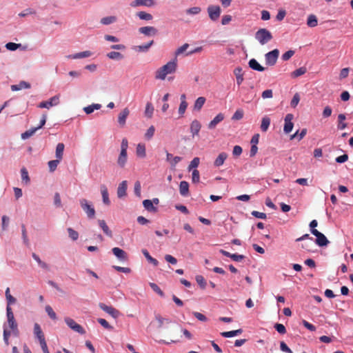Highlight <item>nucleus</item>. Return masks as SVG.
I'll use <instances>...</instances> for the list:
<instances>
[{
  "label": "nucleus",
  "mask_w": 353,
  "mask_h": 353,
  "mask_svg": "<svg viewBox=\"0 0 353 353\" xmlns=\"http://www.w3.org/2000/svg\"><path fill=\"white\" fill-rule=\"evenodd\" d=\"M117 21L116 17L114 16H110L103 17L101 19V23L103 25H109Z\"/></svg>",
  "instance_id": "obj_46"
},
{
  "label": "nucleus",
  "mask_w": 353,
  "mask_h": 353,
  "mask_svg": "<svg viewBox=\"0 0 353 353\" xmlns=\"http://www.w3.org/2000/svg\"><path fill=\"white\" fill-rule=\"evenodd\" d=\"M307 130L305 128L303 129L300 133L299 131H296L294 134L291 136V139H294L298 137L299 141L301 140L306 134Z\"/></svg>",
  "instance_id": "obj_50"
},
{
  "label": "nucleus",
  "mask_w": 353,
  "mask_h": 353,
  "mask_svg": "<svg viewBox=\"0 0 353 353\" xmlns=\"http://www.w3.org/2000/svg\"><path fill=\"white\" fill-rule=\"evenodd\" d=\"M128 148V141L127 139H122L121 144V152L117 159V164L121 168H124L128 159L127 150Z\"/></svg>",
  "instance_id": "obj_2"
},
{
  "label": "nucleus",
  "mask_w": 353,
  "mask_h": 353,
  "mask_svg": "<svg viewBox=\"0 0 353 353\" xmlns=\"http://www.w3.org/2000/svg\"><path fill=\"white\" fill-rule=\"evenodd\" d=\"M98 223L99 227L102 229L103 232L109 237L112 236V232L110 230L109 227L106 224L105 221L104 220H98Z\"/></svg>",
  "instance_id": "obj_23"
},
{
  "label": "nucleus",
  "mask_w": 353,
  "mask_h": 353,
  "mask_svg": "<svg viewBox=\"0 0 353 353\" xmlns=\"http://www.w3.org/2000/svg\"><path fill=\"white\" fill-rule=\"evenodd\" d=\"M155 319L158 322V327L161 328L164 323H170V320L169 319H165L162 317L160 314H157L155 316Z\"/></svg>",
  "instance_id": "obj_45"
},
{
  "label": "nucleus",
  "mask_w": 353,
  "mask_h": 353,
  "mask_svg": "<svg viewBox=\"0 0 353 353\" xmlns=\"http://www.w3.org/2000/svg\"><path fill=\"white\" fill-rule=\"evenodd\" d=\"M64 148H65V145L63 143H58L56 147V152H55L56 158L61 161L63 159Z\"/></svg>",
  "instance_id": "obj_27"
},
{
  "label": "nucleus",
  "mask_w": 353,
  "mask_h": 353,
  "mask_svg": "<svg viewBox=\"0 0 353 353\" xmlns=\"http://www.w3.org/2000/svg\"><path fill=\"white\" fill-rule=\"evenodd\" d=\"M130 114L129 110L125 108L119 114L118 122L121 125H124L126 119Z\"/></svg>",
  "instance_id": "obj_19"
},
{
  "label": "nucleus",
  "mask_w": 353,
  "mask_h": 353,
  "mask_svg": "<svg viewBox=\"0 0 353 353\" xmlns=\"http://www.w3.org/2000/svg\"><path fill=\"white\" fill-rule=\"evenodd\" d=\"M80 205L83 210L87 214L88 219H94L95 216V210L92 205L85 199H81L79 201Z\"/></svg>",
  "instance_id": "obj_4"
},
{
  "label": "nucleus",
  "mask_w": 353,
  "mask_h": 353,
  "mask_svg": "<svg viewBox=\"0 0 353 353\" xmlns=\"http://www.w3.org/2000/svg\"><path fill=\"white\" fill-rule=\"evenodd\" d=\"M179 192L180 194L183 196H188L189 194V184L185 181H182L180 182L179 184Z\"/></svg>",
  "instance_id": "obj_20"
},
{
  "label": "nucleus",
  "mask_w": 353,
  "mask_h": 353,
  "mask_svg": "<svg viewBox=\"0 0 353 353\" xmlns=\"http://www.w3.org/2000/svg\"><path fill=\"white\" fill-rule=\"evenodd\" d=\"M143 205L146 210L150 212H157V208L153 205V202L150 199H145L143 201Z\"/></svg>",
  "instance_id": "obj_21"
},
{
  "label": "nucleus",
  "mask_w": 353,
  "mask_h": 353,
  "mask_svg": "<svg viewBox=\"0 0 353 353\" xmlns=\"http://www.w3.org/2000/svg\"><path fill=\"white\" fill-rule=\"evenodd\" d=\"M91 55V52L90 51H84L79 53H77L72 55L73 59H81L88 57Z\"/></svg>",
  "instance_id": "obj_53"
},
{
  "label": "nucleus",
  "mask_w": 353,
  "mask_h": 353,
  "mask_svg": "<svg viewBox=\"0 0 353 353\" xmlns=\"http://www.w3.org/2000/svg\"><path fill=\"white\" fill-rule=\"evenodd\" d=\"M39 130V128H32L28 130H26L25 132L21 134V138L23 139H26L32 136L37 130Z\"/></svg>",
  "instance_id": "obj_41"
},
{
  "label": "nucleus",
  "mask_w": 353,
  "mask_h": 353,
  "mask_svg": "<svg viewBox=\"0 0 353 353\" xmlns=\"http://www.w3.org/2000/svg\"><path fill=\"white\" fill-rule=\"evenodd\" d=\"M224 119V114L222 113L218 114L208 124L209 129H214L218 123Z\"/></svg>",
  "instance_id": "obj_17"
},
{
  "label": "nucleus",
  "mask_w": 353,
  "mask_h": 353,
  "mask_svg": "<svg viewBox=\"0 0 353 353\" xmlns=\"http://www.w3.org/2000/svg\"><path fill=\"white\" fill-rule=\"evenodd\" d=\"M300 101V96L298 93L294 94L293 98L290 102V105L292 108H296Z\"/></svg>",
  "instance_id": "obj_60"
},
{
  "label": "nucleus",
  "mask_w": 353,
  "mask_h": 353,
  "mask_svg": "<svg viewBox=\"0 0 353 353\" xmlns=\"http://www.w3.org/2000/svg\"><path fill=\"white\" fill-rule=\"evenodd\" d=\"M34 334L35 336L39 340L45 339V336L40 325L36 323L34 325Z\"/></svg>",
  "instance_id": "obj_30"
},
{
  "label": "nucleus",
  "mask_w": 353,
  "mask_h": 353,
  "mask_svg": "<svg viewBox=\"0 0 353 353\" xmlns=\"http://www.w3.org/2000/svg\"><path fill=\"white\" fill-rule=\"evenodd\" d=\"M139 32L145 36H154L157 34L158 30L153 26H145L140 28Z\"/></svg>",
  "instance_id": "obj_13"
},
{
  "label": "nucleus",
  "mask_w": 353,
  "mask_h": 353,
  "mask_svg": "<svg viewBox=\"0 0 353 353\" xmlns=\"http://www.w3.org/2000/svg\"><path fill=\"white\" fill-rule=\"evenodd\" d=\"M177 67V59L174 58L172 61L168 62L165 65L159 68L155 73L157 79L164 80L169 74L174 73Z\"/></svg>",
  "instance_id": "obj_1"
},
{
  "label": "nucleus",
  "mask_w": 353,
  "mask_h": 353,
  "mask_svg": "<svg viewBox=\"0 0 353 353\" xmlns=\"http://www.w3.org/2000/svg\"><path fill=\"white\" fill-rule=\"evenodd\" d=\"M244 115V112L242 109H238L236 110V112L234 113L232 119V120H241Z\"/></svg>",
  "instance_id": "obj_52"
},
{
  "label": "nucleus",
  "mask_w": 353,
  "mask_h": 353,
  "mask_svg": "<svg viewBox=\"0 0 353 353\" xmlns=\"http://www.w3.org/2000/svg\"><path fill=\"white\" fill-rule=\"evenodd\" d=\"M150 285L151 288L155 292H157L158 294H159L161 296H163L164 294H163V291L160 289V288L156 283H150Z\"/></svg>",
  "instance_id": "obj_63"
},
{
  "label": "nucleus",
  "mask_w": 353,
  "mask_h": 353,
  "mask_svg": "<svg viewBox=\"0 0 353 353\" xmlns=\"http://www.w3.org/2000/svg\"><path fill=\"white\" fill-rule=\"evenodd\" d=\"M113 254L121 261H126L128 259L127 253L119 248H114L112 250Z\"/></svg>",
  "instance_id": "obj_15"
},
{
  "label": "nucleus",
  "mask_w": 353,
  "mask_h": 353,
  "mask_svg": "<svg viewBox=\"0 0 353 353\" xmlns=\"http://www.w3.org/2000/svg\"><path fill=\"white\" fill-rule=\"evenodd\" d=\"M107 57L110 59L120 60L123 58V56L119 52L112 51L108 53Z\"/></svg>",
  "instance_id": "obj_43"
},
{
  "label": "nucleus",
  "mask_w": 353,
  "mask_h": 353,
  "mask_svg": "<svg viewBox=\"0 0 353 353\" xmlns=\"http://www.w3.org/2000/svg\"><path fill=\"white\" fill-rule=\"evenodd\" d=\"M270 125V119L268 116H265L261 119V130L265 132L268 131Z\"/></svg>",
  "instance_id": "obj_29"
},
{
  "label": "nucleus",
  "mask_w": 353,
  "mask_h": 353,
  "mask_svg": "<svg viewBox=\"0 0 353 353\" xmlns=\"http://www.w3.org/2000/svg\"><path fill=\"white\" fill-rule=\"evenodd\" d=\"M154 41H151L149 43H147L144 45L138 46L136 47L138 51L139 52H147L150 46L153 44Z\"/></svg>",
  "instance_id": "obj_49"
},
{
  "label": "nucleus",
  "mask_w": 353,
  "mask_h": 353,
  "mask_svg": "<svg viewBox=\"0 0 353 353\" xmlns=\"http://www.w3.org/2000/svg\"><path fill=\"white\" fill-rule=\"evenodd\" d=\"M154 112V107L151 103L148 102L146 104L145 110V115L148 118H152Z\"/></svg>",
  "instance_id": "obj_37"
},
{
  "label": "nucleus",
  "mask_w": 353,
  "mask_h": 353,
  "mask_svg": "<svg viewBox=\"0 0 353 353\" xmlns=\"http://www.w3.org/2000/svg\"><path fill=\"white\" fill-rule=\"evenodd\" d=\"M21 179L26 182V183H28L30 182V178L28 175V172L27 170L24 168H23L21 170Z\"/></svg>",
  "instance_id": "obj_54"
},
{
  "label": "nucleus",
  "mask_w": 353,
  "mask_h": 353,
  "mask_svg": "<svg viewBox=\"0 0 353 353\" xmlns=\"http://www.w3.org/2000/svg\"><path fill=\"white\" fill-rule=\"evenodd\" d=\"M68 234H69V236L73 240V241H76L79 238V234L77 231H75L74 230H73L72 228H68Z\"/></svg>",
  "instance_id": "obj_58"
},
{
  "label": "nucleus",
  "mask_w": 353,
  "mask_h": 353,
  "mask_svg": "<svg viewBox=\"0 0 353 353\" xmlns=\"http://www.w3.org/2000/svg\"><path fill=\"white\" fill-rule=\"evenodd\" d=\"M64 321L67 325L74 332H77L81 334H85V332L83 327L78 324L77 323H76L74 320H73L72 319L66 317L65 318Z\"/></svg>",
  "instance_id": "obj_7"
},
{
  "label": "nucleus",
  "mask_w": 353,
  "mask_h": 353,
  "mask_svg": "<svg viewBox=\"0 0 353 353\" xmlns=\"http://www.w3.org/2000/svg\"><path fill=\"white\" fill-rule=\"evenodd\" d=\"M97 321L99 322V323L103 326L104 328L105 329H108V330H112L113 329V327L111 326L108 322L104 319H97Z\"/></svg>",
  "instance_id": "obj_57"
},
{
  "label": "nucleus",
  "mask_w": 353,
  "mask_h": 353,
  "mask_svg": "<svg viewBox=\"0 0 353 353\" xmlns=\"http://www.w3.org/2000/svg\"><path fill=\"white\" fill-rule=\"evenodd\" d=\"M294 116L292 114H288L285 117V124L283 131L286 134H289L293 129L294 123H292Z\"/></svg>",
  "instance_id": "obj_11"
},
{
  "label": "nucleus",
  "mask_w": 353,
  "mask_h": 353,
  "mask_svg": "<svg viewBox=\"0 0 353 353\" xmlns=\"http://www.w3.org/2000/svg\"><path fill=\"white\" fill-rule=\"evenodd\" d=\"M274 328L279 334H284L286 333L285 327L283 324L276 323L274 325Z\"/></svg>",
  "instance_id": "obj_61"
},
{
  "label": "nucleus",
  "mask_w": 353,
  "mask_h": 353,
  "mask_svg": "<svg viewBox=\"0 0 353 353\" xmlns=\"http://www.w3.org/2000/svg\"><path fill=\"white\" fill-rule=\"evenodd\" d=\"M234 74L236 76V83L240 85L243 81V74L241 68H236L234 70Z\"/></svg>",
  "instance_id": "obj_31"
},
{
  "label": "nucleus",
  "mask_w": 353,
  "mask_h": 353,
  "mask_svg": "<svg viewBox=\"0 0 353 353\" xmlns=\"http://www.w3.org/2000/svg\"><path fill=\"white\" fill-rule=\"evenodd\" d=\"M318 24L317 18L314 14H310L307 20V25L309 27L314 28L316 27Z\"/></svg>",
  "instance_id": "obj_36"
},
{
  "label": "nucleus",
  "mask_w": 353,
  "mask_h": 353,
  "mask_svg": "<svg viewBox=\"0 0 353 353\" xmlns=\"http://www.w3.org/2000/svg\"><path fill=\"white\" fill-rule=\"evenodd\" d=\"M136 154L138 157L145 158L146 156L145 145L144 143H139L136 148Z\"/></svg>",
  "instance_id": "obj_22"
},
{
  "label": "nucleus",
  "mask_w": 353,
  "mask_h": 353,
  "mask_svg": "<svg viewBox=\"0 0 353 353\" xmlns=\"http://www.w3.org/2000/svg\"><path fill=\"white\" fill-rule=\"evenodd\" d=\"M155 128L153 125H151L148 130L146 133L145 134V137L146 139L150 140L154 134Z\"/></svg>",
  "instance_id": "obj_59"
},
{
  "label": "nucleus",
  "mask_w": 353,
  "mask_h": 353,
  "mask_svg": "<svg viewBox=\"0 0 353 353\" xmlns=\"http://www.w3.org/2000/svg\"><path fill=\"white\" fill-rule=\"evenodd\" d=\"M30 88V84L26 81H22L19 84L11 85L12 91H18L22 89H28Z\"/></svg>",
  "instance_id": "obj_24"
},
{
  "label": "nucleus",
  "mask_w": 353,
  "mask_h": 353,
  "mask_svg": "<svg viewBox=\"0 0 353 353\" xmlns=\"http://www.w3.org/2000/svg\"><path fill=\"white\" fill-rule=\"evenodd\" d=\"M137 15L141 20L150 21L152 19L153 17L151 14L147 13L143 11H141L137 12Z\"/></svg>",
  "instance_id": "obj_40"
},
{
  "label": "nucleus",
  "mask_w": 353,
  "mask_h": 353,
  "mask_svg": "<svg viewBox=\"0 0 353 353\" xmlns=\"http://www.w3.org/2000/svg\"><path fill=\"white\" fill-rule=\"evenodd\" d=\"M142 253L143 254V255L145 256V258L147 259V260L149 262L152 263L154 266H157L158 265L159 261L156 259L152 257L150 255V254H149V252H148L147 250H142Z\"/></svg>",
  "instance_id": "obj_38"
},
{
  "label": "nucleus",
  "mask_w": 353,
  "mask_h": 353,
  "mask_svg": "<svg viewBox=\"0 0 353 353\" xmlns=\"http://www.w3.org/2000/svg\"><path fill=\"white\" fill-rule=\"evenodd\" d=\"M101 108V105L99 103H92L88 106L83 108V111L87 114H90L94 112V110H99Z\"/></svg>",
  "instance_id": "obj_32"
},
{
  "label": "nucleus",
  "mask_w": 353,
  "mask_h": 353,
  "mask_svg": "<svg viewBox=\"0 0 353 353\" xmlns=\"http://www.w3.org/2000/svg\"><path fill=\"white\" fill-rule=\"evenodd\" d=\"M255 38L260 44L265 45L272 39V35L268 30L261 28L256 32Z\"/></svg>",
  "instance_id": "obj_3"
},
{
  "label": "nucleus",
  "mask_w": 353,
  "mask_h": 353,
  "mask_svg": "<svg viewBox=\"0 0 353 353\" xmlns=\"http://www.w3.org/2000/svg\"><path fill=\"white\" fill-rule=\"evenodd\" d=\"M7 319L9 327L12 330L14 333H18L17 323L15 321L14 314L7 316Z\"/></svg>",
  "instance_id": "obj_18"
},
{
  "label": "nucleus",
  "mask_w": 353,
  "mask_h": 353,
  "mask_svg": "<svg viewBox=\"0 0 353 353\" xmlns=\"http://www.w3.org/2000/svg\"><path fill=\"white\" fill-rule=\"evenodd\" d=\"M61 160L57 159L55 160H52L48 162L49 170L51 172H53L57 168Z\"/></svg>",
  "instance_id": "obj_47"
},
{
  "label": "nucleus",
  "mask_w": 353,
  "mask_h": 353,
  "mask_svg": "<svg viewBox=\"0 0 353 353\" xmlns=\"http://www.w3.org/2000/svg\"><path fill=\"white\" fill-rule=\"evenodd\" d=\"M45 310L50 319L52 320L57 319V314L50 305H46Z\"/></svg>",
  "instance_id": "obj_51"
},
{
  "label": "nucleus",
  "mask_w": 353,
  "mask_h": 353,
  "mask_svg": "<svg viewBox=\"0 0 353 353\" xmlns=\"http://www.w3.org/2000/svg\"><path fill=\"white\" fill-rule=\"evenodd\" d=\"M243 330L241 329L229 331V332H223L221 333V335L223 337L229 338V337H233L236 335L241 334L242 333Z\"/></svg>",
  "instance_id": "obj_33"
},
{
  "label": "nucleus",
  "mask_w": 353,
  "mask_h": 353,
  "mask_svg": "<svg viewBox=\"0 0 353 353\" xmlns=\"http://www.w3.org/2000/svg\"><path fill=\"white\" fill-rule=\"evenodd\" d=\"M99 306L103 311L110 314L114 319L118 318L119 316L120 315L119 311L113 307L112 306H108L103 303H100L99 304Z\"/></svg>",
  "instance_id": "obj_8"
},
{
  "label": "nucleus",
  "mask_w": 353,
  "mask_h": 353,
  "mask_svg": "<svg viewBox=\"0 0 353 353\" xmlns=\"http://www.w3.org/2000/svg\"><path fill=\"white\" fill-rule=\"evenodd\" d=\"M188 47H189L188 43H185L183 46H181V47H179L175 52V57H176L179 56L180 54L184 53L187 50Z\"/></svg>",
  "instance_id": "obj_55"
},
{
  "label": "nucleus",
  "mask_w": 353,
  "mask_h": 353,
  "mask_svg": "<svg viewBox=\"0 0 353 353\" xmlns=\"http://www.w3.org/2000/svg\"><path fill=\"white\" fill-rule=\"evenodd\" d=\"M306 71L307 70L305 67L299 68L291 73V77L293 78H296L304 74L306 72Z\"/></svg>",
  "instance_id": "obj_39"
},
{
  "label": "nucleus",
  "mask_w": 353,
  "mask_h": 353,
  "mask_svg": "<svg viewBox=\"0 0 353 353\" xmlns=\"http://www.w3.org/2000/svg\"><path fill=\"white\" fill-rule=\"evenodd\" d=\"M294 54V51L290 50L287 51L286 52H285L282 55L281 58L283 61H285L289 60Z\"/></svg>",
  "instance_id": "obj_64"
},
{
  "label": "nucleus",
  "mask_w": 353,
  "mask_h": 353,
  "mask_svg": "<svg viewBox=\"0 0 353 353\" xmlns=\"http://www.w3.org/2000/svg\"><path fill=\"white\" fill-rule=\"evenodd\" d=\"M59 103V97L58 96H54L51 97L48 101H42L38 105L39 108H48L58 105Z\"/></svg>",
  "instance_id": "obj_10"
},
{
  "label": "nucleus",
  "mask_w": 353,
  "mask_h": 353,
  "mask_svg": "<svg viewBox=\"0 0 353 353\" xmlns=\"http://www.w3.org/2000/svg\"><path fill=\"white\" fill-rule=\"evenodd\" d=\"M196 281L197 282V283L200 285V287L202 288V289H204L205 288V286H206V281L205 280V279L203 278V276L201 275H197L196 276Z\"/></svg>",
  "instance_id": "obj_56"
},
{
  "label": "nucleus",
  "mask_w": 353,
  "mask_h": 353,
  "mask_svg": "<svg viewBox=\"0 0 353 353\" xmlns=\"http://www.w3.org/2000/svg\"><path fill=\"white\" fill-rule=\"evenodd\" d=\"M228 157V154L225 152L220 153L214 162L215 167H220L224 163V161Z\"/></svg>",
  "instance_id": "obj_25"
},
{
  "label": "nucleus",
  "mask_w": 353,
  "mask_h": 353,
  "mask_svg": "<svg viewBox=\"0 0 353 353\" xmlns=\"http://www.w3.org/2000/svg\"><path fill=\"white\" fill-rule=\"evenodd\" d=\"M201 124L198 120H194L190 124V132L192 137L197 136L201 130Z\"/></svg>",
  "instance_id": "obj_14"
},
{
  "label": "nucleus",
  "mask_w": 353,
  "mask_h": 353,
  "mask_svg": "<svg viewBox=\"0 0 353 353\" xmlns=\"http://www.w3.org/2000/svg\"><path fill=\"white\" fill-rule=\"evenodd\" d=\"M249 66L250 68H251L252 70H256V71H259V72H263L265 70V68L261 66L259 63L258 61L254 59H252L249 61Z\"/></svg>",
  "instance_id": "obj_26"
},
{
  "label": "nucleus",
  "mask_w": 353,
  "mask_h": 353,
  "mask_svg": "<svg viewBox=\"0 0 353 353\" xmlns=\"http://www.w3.org/2000/svg\"><path fill=\"white\" fill-rule=\"evenodd\" d=\"M209 17L212 21H216L221 14V8L218 6H210L208 8Z\"/></svg>",
  "instance_id": "obj_9"
},
{
  "label": "nucleus",
  "mask_w": 353,
  "mask_h": 353,
  "mask_svg": "<svg viewBox=\"0 0 353 353\" xmlns=\"http://www.w3.org/2000/svg\"><path fill=\"white\" fill-rule=\"evenodd\" d=\"M127 181H123L117 188V196L119 198H123L126 196V190H127Z\"/></svg>",
  "instance_id": "obj_16"
},
{
  "label": "nucleus",
  "mask_w": 353,
  "mask_h": 353,
  "mask_svg": "<svg viewBox=\"0 0 353 353\" xmlns=\"http://www.w3.org/2000/svg\"><path fill=\"white\" fill-rule=\"evenodd\" d=\"M200 181V174L199 171L196 169L192 170V182L193 183H198Z\"/></svg>",
  "instance_id": "obj_48"
},
{
  "label": "nucleus",
  "mask_w": 353,
  "mask_h": 353,
  "mask_svg": "<svg viewBox=\"0 0 353 353\" xmlns=\"http://www.w3.org/2000/svg\"><path fill=\"white\" fill-rule=\"evenodd\" d=\"M130 5L133 8L139 6L152 7L155 5V2L154 0H134Z\"/></svg>",
  "instance_id": "obj_12"
},
{
  "label": "nucleus",
  "mask_w": 353,
  "mask_h": 353,
  "mask_svg": "<svg viewBox=\"0 0 353 353\" xmlns=\"http://www.w3.org/2000/svg\"><path fill=\"white\" fill-rule=\"evenodd\" d=\"M346 117L344 114H340L338 116V129L339 130H343L347 127V123L344 122Z\"/></svg>",
  "instance_id": "obj_34"
},
{
  "label": "nucleus",
  "mask_w": 353,
  "mask_h": 353,
  "mask_svg": "<svg viewBox=\"0 0 353 353\" xmlns=\"http://www.w3.org/2000/svg\"><path fill=\"white\" fill-rule=\"evenodd\" d=\"M205 102V98L203 97H200L197 98L196 100L194 105V109L196 110H200L201 108L203 106L204 103Z\"/></svg>",
  "instance_id": "obj_35"
},
{
  "label": "nucleus",
  "mask_w": 353,
  "mask_h": 353,
  "mask_svg": "<svg viewBox=\"0 0 353 353\" xmlns=\"http://www.w3.org/2000/svg\"><path fill=\"white\" fill-rule=\"evenodd\" d=\"M201 9L200 7H192L186 10V13L188 14H198L200 13Z\"/></svg>",
  "instance_id": "obj_62"
},
{
  "label": "nucleus",
  "mask_w": 353,
  "mask_h": 353,
  "mask_svg": "<svg viewBox=\"0 0 353 353\" xmlns=\"http://www.w3.org/2000/svg\"><path fill=\"white\" fill-rule=\"evenodd\" d=\"M101 195H102V198H103V202L105 205H109L110 203V201L109 196H108V189L105 185L101 186Z\"/></svg>",
  "instance_id": "obj_28"
},
{
  "label": "nucleus",
  "mask_w": 353,
  "mask_h": 353,
  "mask_svg": "<svg viewBox=\"0 0 353 353\" xmlns=\"http://www.w3.org/2000/svg\"><path fill=\"white\" fill-rule=\"evenodd\" d=\"M32 258L38 263L39 265L44 269V270H48V265L46 263L42 261L39 256L38 255H37L35 253H32Z\"/></svg>",
  "instance_id": "obj_44"
},
{
  "label": "nucleus",
  "mask_w": 353,
  "mask_h": 353,
  "mask_svg": "<svg viewBox=\"0 0 353 353\" xmlns=\"http://www.w3.org/2000/svg\"><path fill=\"white\" fill-rule=\"evenodd\" d=\"M311 232L316 237L315 242L319 246L323 247L327 245L329 241L323 233L317 230H312Z\"/></svg>",
  "instance_id": "obj_6"
},
{
  "label": "nucleus",
  "mask_w": 353,
  "mask_h": 353,
  "mask_svg": "<svg viewBox=\"0 0 353 353\" xmlns=\"http://www.w3.org/2000/svg\"><path fill=\"white\" fill-rule=\"evenodd\" d=\"M200 163V159L199 157H194L189 164L188 167V171L196 169Z\"/></svg>",
  "instance_id": "obj_42"
},
{
  "label": "nucleus",
  "mask_w": 353,
  "mask_h": 353,
  "mask_svg": "<svg viewBox=\"0 0 353 353\" xmlns=\"http://www.w3.org/2000/svg\"><path fill=\"white\" fill-rule=\"evenodd\" d=\"M279 55V51L278 49H274L267 54H265V63L268 65H274L276 63Z\"/></svg>",
  "instance_id": "obj_5"
}]
</instances>
